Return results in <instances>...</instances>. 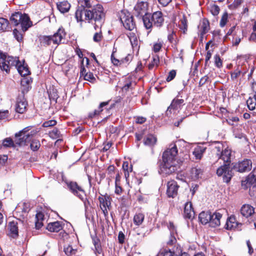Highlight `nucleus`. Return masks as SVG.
Segmentation results:
<instances>
[{
  "label": "nucleus",
  "mask_w": 256,
  "mask_h": 256,
  "mask_svg": "<svg viewBox=\"0 0 256 256\" xmlns=\"http://www.w3.org/2000/svg\"><path fill=\"white\" fill-rule=\"evenodd\" d=\"M214 63L216 66L218 68H220L221 66H222V61L219 56V55H216L214 56Z\"/></svg>",
  "instance_id": "obj_52"
},
{
  "label": "nucleus",
  "mask_w": 256,
  "mask_h": 256,
  "mask_svg": "<svg viewBox=\"0 0 256 256\" xmlns=\"http://www.w3.org/2000/svg\"><path fill=\"white\" fill-rule=\"evenodd\" d=\"M132 86V82L130 80H128L124 86L122 87V92H126L130 88H131Z\"/></svg>",
  "instance_id": "obj_50"
},
{
  "label": "nucleus",
  "mask_w": 256,
  "mask_h": 256,
  "mask_svg": "<svg viewBox=\"0 0 256 256\" xmlns=\"http://www.w3.org/2000/svg\"><path fill=\"white\" fill-rule=\"evenodd\" d=\"M49 136L51 138L56 139L60 137V132L58 128H55L49 132Z\"/></svg>",
  "instance_id": "obj_44"
},
{
  "label": "nucleus",
  "mask_w": 256,
  "mask_h": 256,
  "mask_svg": "<svg viewBox=\"0 0 256 256\" xmlns=\"http://www.w3.org/2000/svg\"><path fill=\"white\" fill-rule=\"evenodd\" d=\"M8 159V156L6 155L0 156V165H4L5 163L7 162Z\"/></svg>",
  "instance_id": "obj_59"
},
{
  "label": "nucleus",
  "mask_w": 256,
  "mask_h": 256,
  "mask_svg": "<svg viewBox=\"0 0 256 256\" xmlns=\"http://www.w3.org/2000/svg\"><path fill=\"white\" fill-rule=\"evenodd\" d=\"M152 20L154 26L156 27H160L164 22L162 14L160 11H157L153 13L152 16Z\"/></svg>",
  "instance_id": "obj_15"
},
{
  "label": "nucleus",
  "mask_w": 256,
  "mask_h": 256,
  "mask_svg": "<svg viewBox=\"0 0 256 256\" xmlns=\"http://www.w3.org/2000/svg\"><path fill=\"white\" fill-rule=\"evenodd\" d=\"M102 38V35L101 30L96 32L94 34L93 36V40L94 42H100Z\"/></svg>",
  "instance_id": "obj_48"
},
{
  "label": "nucleus",
  "mask_w": 256,
  "mask_h": 256,
  "mask_svg": "<svg viewBox=\"0 0 256 256\" xmlns=\"http://www.w3.org/2000/svg\"><path fill=\"white\" fill-rule=\"evenodd\" d=\"M62 228V226L60 222L56 221L48 224L47 229L50 232H58Z\"/></svg>",
  "instance_id": "obj_20"
},
{
  "label": "nucleus",
  "mask_w": 256,
  "mask_h": 256,
  "mask_svg": "<svg viewBox=\"0 0 256 256\" xmlns=\"http://www.w3.org/2000/svg\"><path fill=\"white\" fill-rule=\"evenodd\" d=\"M209 30L210 24L208 21L206 20H203L202 24L200 27V30L201 32V34H204Z\"/></svg>",
  "instance_id": "obj_33"
},
{
  "label": "nucleus",
  "mask_w": 256,
  "mask_h": 256,
  "mask_svg": "<svg viewBox=\"0 0 256 256\" xmlns=\"http://www.w3.org/2000/svg\"><path fill=\"white\" fill-rule=\"evenodd\" d=\"M16 68L19 74L22 76H28L30 73L28 66L24 63V62H23L22 63L20 62Z\"/></svg>",
  "instance_id": "obj_19"
},
{
  "label": "nucleus",
  "mask_w": 256,
  "mask_h": 256,
  "mask_svg": "<svg viewBox=\"0 0 256 256\" xmlns=\"http://www.w3.org/2000/svg\"><path fill=\"white\" fill-rule=\"evenodd\" d=\"M57 122L55 120H49L46 121L42 124V126L44 128H50L51 126H54L56 125Z\"/></svg>",
  "instance_id": "obj_47"
},
{
  "label": "nucleus",
  "mask_w": 256,
  "mask_h": 256,
  "mask_svg": "<svg viewBox=\"0 0 256 256\" xmlns=\"http://www.w3.org/2000/svg\"><path fill=\"white\" fill-rule=\"evenodd\" d=\"M144 219V216L143 214L138 213L136 214L134 217V223L137 226H140L142 224Z\"/></svg>",
  "instance_id": "obj_29"
},
{
  "label": "nucleus",
  "mask_w": 256,
  "mask_h": 256,
  "mask_svg": "<svg viewBox=\"0 0 256 256\" xmlns=\"http://www.w3.org/2000/svg\"><path fill=\"white\" fill-rule=\"evenodd\" d=\"M202 174V170L197 167L193 168L190 170V176L193 180L198 178Z\"/></svg>",
  "instance_id": "obj_30"
},
{
  "label": "nucleus",
  "mask_w": 256,
  "mask_h": 256,
  "mask_svg": "<svg viewBox=\"0 0 256 256\" xmlns=\"http://www.w3.org/2000/svg\"><path fill=\"white\" fill-rule=\"evenodd\" d=\"M122 169L124 172L125 178H128L129 176V172L132 171V165H130L129 167L128 162H124L122 164Z\"/></svg>",
  "instance_id": "obj_36"
},
{
  "label": "nucleus",
  "mask_w": 256,
  "mask_h": 256,
  "mask_svg": "<svg viewBox=\"0 0 256 256\" xmlns=\"http://www.w3.org/2000/svg\"><path fill=\"white\" fill-rule=\"evenodd\" d=\"M211 213L210 212H202L199 214L198 218L200 222L204 224L210 223V220Z\"/></svg>",
  "instance_id": "obj_23"
},
{
  "label": "nucleus",
  "mask_w": 256,
  "mask_h": 256,
  "mask_svg": "<svg viewBox=\"0 0 256 256\" xmlns=\"http://www.w3.org/2000/svg\"><path fill=\"white\" fill-rule=\"evenodd\" d=\"M70 7V5L67 1H64L57 4L58 10L62 13L68 12Z\"/></svg>",
  "instance_id": "obj_26"
},
{
  "label": "nucleus",
  "mask_w": 256,
  "mask_h": 256,
  "mask_svg": "<svg viewBox=\"0 0 256 256\" xmlns=\"http://www.w3.org/2000/svg\"><path fill=\"white\" fill-rule=\"evenodd\" d=\"M162 46V44L160 42L156 43L154 44L153 50L155 52H158Z\"/></svg>",
  "instance_id": "obj_57"
},
{
  "label": "nucleus",
  "mask_w": 256,
  "mask_h": 256,
  "mask_svg": "<svg viewBox=\"0 0 256 256\" xmlns=\"http://www.w3.org/2000/svg\"><path fill=\"white\" fill-rule=\"evenodd\" d=\"M176 37V32L172 31V33L170 34L168 36V41L172 44L174 41V38Z\"/></svg>",
  "instance_id": "obj_56"
},
{
  "label": "nucleus",
  "mask_w": 256,
  "mask_h": 256,
  "mask_svg": "<svg viewBox=\"0 0 256 256\" xmlns=\"http://www.w3.org/2000/svg\"><path fill=\"white\" fill-rule=\"evenodd\" d=\"M67 186L70 191L75 196L79 198L83 201L85 206L88 204V201L85 198V192L84 190L75 182H66Z\"/></svg>",
  "instance_id": "obj_7"
},
{
  "label": "nucleus",
  "mask_w": 256,
  "mask_h": 256,
  "mask_svg": "<svg viewBox=\"0 0 256 256\" xmlns=\"http://www.w3.org/2000/svg\"><path fill=\"white\" fill-rule=\"evenodd\" d=\"M176 75V72L174 70H170L168 73V75L166 78V80L168 82L171 81L175 78Z\"/></svg>",
  "instance_id": "obj_54"
},
{
  "label": "nucleus",
  "mask_w": 256,
  "mask_h": 256,
  "mask_svg": "<svg viewBox=\"0 0 256 256\" xmlns=\"http://www.w3.org/2000/svg\"><path fill=\"white\" fill-rule=\"evenodd\" d=\"M252 168V162L250 160H245L238 162L235 166V168L240 172L250 170Z\"/></svg>",
  "instance_id": "obj_14"
},
{
  "label": "nucleus",
  "mask_w": 256,
  "mask_h": 256,
  "mask_svg": "<svg viewBox=\"0 0 256 256\" xmlns=\"http://www.w3.org/2000/svg\"><path fill=\"white\" fill-rule=\"evenodd\" d=\"M172 0H158L159 3L162 6H166Z\"/></svg>",
  "instance_id": "obj_64"
},
{
  "label": "nucleus",
  "mask_w": 256,
  "mask_h": 256,
  "mask_svg": "<svg viewBox=\"0 0 256 256\" xmlns=\"http://www.w3.org/2000/svg\"><path fill=\"white\" fill-rule=\"evenodd\" d=\"M211 56H212V52H210V50H208L206 56V60H205L206 65L208 64V62L210 60Z\"/></svg>",
  "instance_id": "obj_63"
},
{
  "label": "nucleus",
  "mask_w": 256,
  "mask_h": 256,
  "mask_svg": "<svg viewBox=\"0 0 256 256\" xmlns=\"http://www.w3.org/2000/svg\"><path fill=\"white\" fill-rule=\"evenodd\" d=\"M216 170V174L218 176H222L223 180L226 182H228L232 177V172L230 170V164H222Z\"/></svg>",
  "instance_id": "obj_9"
},
{
  "label": "nucleus",
  "mask_w": 256,
  "mask_h": 256,
  "mask_svg": "<svg viewBox=\"0 0 256 256\" xmlns=\"http://www.w3.org/2000/svg\"><path fill=\"white\" fill-rule=\"evenodd\" d=\"M184 213L185 216L187 218H191L194 217V212L192 208V204L190 202H187L185 204Z\"/></svg>",
  "instance_id": "obj_21"
},
{
  "label": "nucleus",
  "mask_w": 256,
  "mask_h": 256,
  "mask_svg": "<svg viewBox=\"0 0 256 256\" xmlns=\"http://www.w3.org/2000/svg\"><path fill=\"white\" fill-rule=\"evenodd\" d=\"M179 186L174 180H171L167 183L166 194L170 198H174L178 194Z\"/></svg>",
  "instance_id": "obj_13"
},
{
  "label": "nucleus",
  "mask_w": 256,
  "mask_h": 256,
  "mask_svg": "<svg viewBox=\"0 0 256 256\" xmlns=\"http://www.w3.org/2000/svg\"><path fill=\"white\" fill-rule=\"evenodd\" d=\"M144 144L146 146H154L156 142V138L153 135H148L146 137L144 140Z\"/></svg>",
  "instance_id": "obj_32"
},
{
  "label": "nucleus",
  "mask_w": 256,
  "mask_h": 256,
  "mask_svg": "<svg viewBox=\"0 0 256 256\" xmlns=\"http://www.w3.org/2000/svg\"><path fill=\"white\" fill-rule=\"evenodd\" d=\"M168 228L170 232V240L168 242V244H172L176 241L175 236V234H176V230L174 224L171 222H170L169 224Z\"/></svg>",
  "instance_id": "obj_24"
},
{
  "label": "nucleus",
  "mask_w": 256,
  "mask_h": 256,
  "mask_svg": "<svg viewBox=\"0 0 256 256\" xmlns=\"http://www.w3.org/2000/svg\"><path fill=\"white\" fill-rule=\"evenodd\" d=\"M210 11L214 16H217L220 12V9L218 6L212 4L210 6Z\"/></svg>",
  "instance_id": "obj_45"
},
{
  "label": "nucleus",
  "mask_w": 256,
  "mask_h": 256,
  "mask_svg": "<svg viewBox=\"0 0 256 256\" xmlns=\"http://www.w3.org/2000/svg\"><path fill=\"white\" fill-rule=\"evenodd\" d=\"M172 252L174 256H179L181 254L183 253L182 252V248L180 246H175L173 248Z\"/></svg>",
  "instance_id": "obj_46"
},
{
  "label": "nucleus",
  "mask_w": 256,
  "mask_h": 256,
  "mask_svg": "<svg viewBox=\"0 0 256 256\" xmlns=\"http://www.w3.org/2000/svg\"><path fill=\"white\" fill-rule=\"evenodd\" d=\"M148 4L146 2H138L134 8V14L138 17H142L148 14L147 12Z\"/></svg>",
  "instance_id": "obj_12"
},
{
  "label": "nucleus",
  "mask_w": 256,
  "mask_h": 256,
  "mask_svg": "<svg viewBox=\"0 0 256 256\" xmlns=\"http://www.w3.org/2000/svg\"><path fill=\"white\" fill-rule=\"evenodd\" d=\"M2 146L4 147H14V144L12 140L10 138H8L3 140Z\"/></svg>",
  "instance_id": "obj_40"
},
{
  "label": "nucleus",
  "mask_w": 256,
  "mask_h": 256,
  "mask_svg": "<svg viewBox=\"0 0 256 256\" xmlns=\"http://www.w3.org/2000/svg\"><path fill=\"white\" fill-rule=\"evenodd\" d=\"M115 52L113 50V52L111 56V60L112 64L115 66L120 65L121 64H124V62L123 60H119L116 58L114 56Z\"/></svg>",
  "instance_id": "obj_41"
},
{
  "label": "nucleus",
  "mask_w": 256,
  "mask_h": 256,
  "mask_svg": "<svg viewBox=\"0 0 256 256\" xmlns=\"http://www.w3.org/2000/svg\"><path fill=\"white\" fill-rule=\"evenodd\" d=\"M110 101H107L105 102H101L98 106V110H94V111L92 112H91L89 114V117L90 118H92L98 115L102 111V108L107 106Z\"/></svg>",
  "instance_id": "obj_31"
},
{
  "label": "nucleus",
  "mask_w": 256,
  "mask_h": 256,
  "mask_svg": "<svg viewBox=\"0 0 256 256\" xmlns=\"http://www.w3.org/2000/svg\"><path fill=\"white\" fill-rule=\"evenodd\" d=\"M215 150L216 151V154L218 157L217 162L214 164L216 166H218L219 164H230L231 150L228 148L221 151L220 148L216 146Z\"/></svg>",
  "instance_id": "obj_8"
},
{
  "label": "nucleus",
  "mask_w": 256,
  "mask_h": 256,
  "mask_svg": "<svg viewBox=\"0 0 256 256\" xmlns=\"http://www.w3.org/2000/svg\"><path fill=\"white\" fill-rule=\"evenodd\" d=\"M239 225L242 224L236 222L235 216H230L226 222L225 228L227 230H232L238 228Z\"/></svg>",
  "instance_id": "obj_17"
},
{
  "label": "nucleus",
  "mask_w": 256,
  "mask_h": 256,
  "mask_svg": "<svg viewBox=\"0 0 256 256\" xmlns=\"http://www.w3.org/2000/svg\"><path fill=\"white\" fill-rule=\"evenodd\" d=\"M37 132L36 130H33L30 132V134H20V132L16 133L15 134L16 144L19 146L25 145L28 141L30 140V136H34Z\"/></svg>",
  "instance_id": "obj_11"
},
{
  "label": "nucleus",
  "mask_w": 256,
  "mask_h": 256,
  "mask_svg": "<svg viewBox=\"0 0 256 256\" xmlns=\"http://www.w3.org/2000/svg\"><path fill=\"white\" fill-rule=\"evenodd\" d=\"M120 20L124 27L130 30H132L135 27V24L133 20V18L128 13L122 14L120 16Z\"/></svg>",
  "instance_id": "obj_10"
},
{
  "label": "nucleus",
  "mask_w": 256,
  "mask_h": 256,
  "mask_svg": "<svg viewBox=\"0 0 256 256\" xmlns=\"http://www.w3.org/2000/svg\"><path fill=\"white\" fill-rule=\"evenodd\" d=\"M20 60L16 57L6 56L0 50V68L6 73H8L12 66L17 67Z\"/></svg>",
  "instance_id": "obj_5"
},
{
  "label": "nucleus",
  "mask_w": 256,
  "mask_h": 256,
  "mask_svg": "<svg viewBox=\"0 0 256 256\" xmlns=\"http://www.w3.org/2000/svg\"><path fill=\"white\" fill-rule=\"evenodd\" d=\"M66 33L62 28H60L57 32L53 36H44L41 38V42L46 46L52 44L58 45L64 43Z\"/></svg>",
  "instance_id": "obj_3"
},
{
  "label": "nucleus",
  "mask_w": 256,
  "mask_h": 256,
  "mask_svg": "<svg viewBox=\"0 0 256 256\" xmlns=\"http://www.w3.org/2000/svg\"><path fill=\"white\" fill-rule=\"evenodd\" d=\"M157 256H174L172 254V251H165L164 252H161L158 254Z\"/></svg>",
  "instance_id": "obj_58"
},
{
  "label": "nucleus",
  "mask_w": 256,
  "mask_h": 256,
  "mask_svg": "<svg viewBox=\"0 0 256 256\" xmlns=\"http://www.w3.org/2000/svg\"><path fill=\"white\" fill-rule=\"evenodd\" d=\"M100 202L103 204V205L104 204L106 208V206L108 207V206L110 204V202L109 201V198H105L104 200L102 198V200H100Z\"/></svg>",
  "instance_id": "obj_60"
},
{
  "label": "nucleus",
  "mask_w": 256,
  "mask_h": 256,
  "mask_svg": "<svg viewBox=\"0 0 256 256\" xmlns=\"http://www.w3.org/2000/svg\"><path fill=\"white\" fill-rule=\"evenodd\" d=\"M9 22L8 20L0 18V31L3 32L8 30V29Z\"/></svg>",
  "instance_id": "obj_38"
},
{
  "label": "nucleus",
  "mask_w": 256,
  "mask_h": 256,
  "mask_svg": "<svg viewBox=\"0 0 256 256\" xmlns=\"http://www.w3.org/2000/svg\"><path fill=\"white\" fill-rule=\"evenodd\" d=\"M206 148L202 146H198L194 148L192 154L197 160H200Z\"/></svg>",
  "instance_id": "obj_25"
},
{
  "label": "nucleus",
  "mask_w": 256,
  "mask_h": 256,
  "mask_svg": "<svg viewBox=\"0 0 256 256\" xmlns=\"http://www.w3.org/2000/svg\"><path fill=\"white\" fill-rule=\"evenodd\" d=\"M9 228L12 237L14 238L18 235V222H16L12 221L10 222L9 224Z\"/></svg>",
  "instance_id": "obj_28"
},
{
  "label": "nucleus",
  "mask_w": 256,
  "mask_h": 256,
  "mask_svg": "<svg viewBox=\"0 0 256 256\" xmlns=\"http://www.w3.org/2000/svg\"><path fill=\"white\" fill-rule=\"evenodd\" d=\"M142 17V20L145 28L148 30L150 28L152 25H154L150 14H148Z\"/></svg>",
  "instance_id": "obj_27"
},
{
  "label": "nucleus",
  "mask_w": 256,
  "mask_h": 256,
  "mask_svg": "<svg viewBox=\"0 0 256 256\" xmlns=\"http://www.w3.org/2000/svg\"><path fill=\"white\" fill-rule=\"evenodd\" d=\"M79 4L82 8H79L76 12V18L78 21L84 20H94L98 24H95L94 28L101 27L102 19L104 17L103 8L101 5H97L92 10L86 9L84 8L90 7L89 0H78Z\"/></svg>",
  "instance_id": "obj_1"
},
{
  "label": "nucleus",
  "mask_w": 256,
  "mask_h": 256,
  "mask_svg": "<svg viewBox=\"0 0 256 256\" xmlns=\"http://www.w3.org/2000/svg\"><path fill=\"white\" fill-rule=\"evenodd\" d=\"M177 148L175 144H172L162 154V162L160 166V172L163 175H169L174 172L179 168L176 160Z\"/></svg>",
  "instance_id": "obj_2"
},
{
  "label": "nucleus",
  "mask_w": 256,
  "mask_h": 256,
  "mask_svg": "<svg viewBox=\"0 0 256 256\" xmlns=\"http://www.w3.org/2000/svg\"><path fill=\"white\" fill-rule=\"evenodd\" d=\"M208 78L207 76H204L202 78L199 82L200 86H203L208 80Z\"/></svg>",
  "instance_id": "obj_62"
},
{
  "label": "nucleus",
  "mask_w": 256,
  "mask_h": 256,
  "mask_svg": "<svg viewBox=\"0 0 256 256\" xmlns=\"http://www.w3.org/2000/svg\"><path fill=\"white\" fill-rule=\"evenodd\" d=\"M10 20L16 26L20 24L23 32H26L32 24L27 14L19 12L12 14Z\"/></svg>",
  "instance_id": "obj_4"
},
{
  "label": "nucleus",
  "mask_w": 256,
  "mask_h": 256,
  "mask_svg": "<svg viewBox=\"0 0 256 256\" xmlns=\"http://www.w3.org/2000/svg\"><path fill=\"white\" fill-rule=\"evenodd\" d=\"M27 104V102L23 96L18 97L17 99L16 106V112L20 114H23L26 110Z\"/></svg>",
  "instance_id": "obj_16"
},
{
  "label": "nucleus",
  "mask_w": 256,
  "mask_h": 256,
  "mask_svg": "<svg viewBox=\"0 0 256 256\" xmlns=\"http://www.w3.org/2000/svg\"><path fill=\"white\" fill-rule=\"evenodd\" d=\"M211 217L210 225L212 227L219 226L220 224V220L222 217V214L220 212H216L212 214H211Z\"/></svg>",
  "instance_id": "obj_18"
},
{
  "label": "nucleus",
  "mask_w": 256,
  "mask_h": 256,
  "mask_svg": "<svg viewBox=\"0 0 256 256\" xmlns=\"http://www.w3.org/2000/svg\"><path fill=\"white\" fill-rule=\"evenodd\" d=\"M256 169L250 173L246 180H242V186L246 190L249 188V194L251 197L256 198Z\"/></svg>",
  "instance_id": "obj_6"
},
{
  "label": "nucleus",
  "mask_w": 256,
  "mask_h": 256,
  "mask_svg": "<svg viewBox=\"0 0 256 256\" xmlns=\"http://www.w3.org/2000/svg\"><path fill=\"white\" fill-rule=\"evenodd\" d=\"M8 118V111H0V120H7Z\"/></svg>",
  "instance_id": "obj_55"
},
{
  "label": "nucleus",
  "mask_w": 256,
  "mask_h": 256,
  "mask_svg": "<svg viewBox=\"0 0 256 256\" xmlns=\"http://www.w3.org/2000/svg\"><path fill=\"white\" fill-rule=\"evenodd\" d=\"M246 104L249 110H252L255 108L256 105V98L254 96V98L250 97L246 101Z\"/></svg>",
  "instance_id": "obj_39"
},
{
  "label": "nucleus",
  "mask_w": 256,
  "mask_h": 256,
  "mask_svg": "<svg viewBox=\"0 0 256 256\" xmlns=\"http://www.w3.org/2000/svg\"><path fill=\"white\" fill-rule=\"evenodd\" d=\"M13 34L14 38L18 42H20L22 39V34L16 29H14L13 31Z\"/></svg>",
  "instance_id": "obj_51"
},
{
  "label": "nucleus",
  "mask_w": 256,
  "mask_h": 256,
  "mask_svg": "<svg viewBox=\"0 0 256 256\" xmlns=\"http://www.w3.org/2000/svg\"><path fill=\"white\" fill-rule=\"evenodd\" d=\"M241 214L246 217L252 216L254 212V208L249 204H244L241 208Z\"/></svg>",
  "instance_id": "obj_22"
},
{
  "label": "nucleus",
  "mask_w": 256,
  "mask_h": 256,
  "mask_svg": "<svg viewBox=\"0 0 256 256\" xmlns=\"http://www.w3.org/2000/svg\"><path fill=\"white\" fill-rule=\"evenodd\" d=\"M180 28L183 31V33L185 34L188 30L187 20L185 16H183L180 21L178 24Z\"/></svg>",
  "instance_id": "obj_37"
},
{
  "label": "nucleus",
  "mask_w": 256,
  "mask_h": 256,
  "mask_svg": "<svg viewBox=\"0 0 256 256\" xmlns=\"http://www.w3.org/2000/svg\"><path fill=\"white\" fill-rule=\"evenodd\" d=\"M184 102L182 99L174 98L172 101L170 106L173 108V110H178L180 108Z\"/></svg>",
  "instance_id": "obj_34"
},
{
  "label": "nucleus",
  "mask_w": 256,
  "mask_h": 256,
  "mask_svg": "<svg viewBox=\"0 0 256 256\" xmlns=\"http://www.w3.org/2000/svg\"><path fill=\"white\" fill-rule=\"evenodd\" d=\"M128 36L132 46H136L138 42L136 34L134 32H130L128 34Z\"/></svg>",
  "instance_id": "obj_35"
},
{
  "label": "nucleus",
  "mask_w": 256,
  "mask_h": 256,
  "mask_svg": "<svg viewBox=\"0 0 256 256\" xmlns=\"http://www.w3.org/2000/svg\"><path fill=\"white\" fill-rule=\"evenodd\" d=\"M118 240L120 244H123L124 241V235L122 232H120L118 235Z\"/></svg>",
  "instance_id": "obj_61"
},
{
  "label": "nucleus",
  "mask_w": 256,
  "mask_h": 256,
  "mask_svg": "<svg viewBox=\"0 0 256 256\" xmlns=\"http://www.w3.org/2000/svg\"><path fill=\"white\" fill-rule=\"evenodd\" d=\"M227 19L228 14L227 13H225L222 16L221 20L220 21V26L221 27H224L226 25L227 22Z\"/></svg>",
  "instance_id": "obj_53"
},
{
  "label": "nucleus",
  "mask_w": 256,
  "mask_h": 256,
  "mask_svg": "<svg viewBox=\"0 0 256 256\" xmlns=\"http://www.w3.org/2000/svg\"><path fill=\"white\" fill-rule=\"evenodd\" d=\"M40 146V142L37 140H34L30 144V148L33 151H36L39 148Z\"/></svg>",
  "instance_id": "obj_43"
},
{
  "label": "nucleus",
  "mask_w": 256,
  "mask_h": 256,
  "mask_svg": "<svg viewBox=\"0 0 256 256\" xmlns=\"http://www.w3.org/2000/svg\"><path fill=\"white\" fill-rule=\"evenodd\" d=\"M64 252L68 255H71L76 254V250L74 249L71 246L68 245L64 247Z\"/></svg>",
  "instance_id": "obj_42"
},
{
  "label": "nucleus",
  "mask_w": 256,
  "mask_h": 256,
  "mask_svg": "<svg viewBox=\"0 0 256 256\" xmlns=\"http://www.w3.org/2000/svg\"><path fill=\"white\" fill-rule=\"evenodd\" d=\"M84 79L86 80L93 82L95 80V78L94 76V74L91 72H87L85 75L84 76Z\"/></svg>",
  "instance_id": "obj_49"
}]
</instances>
